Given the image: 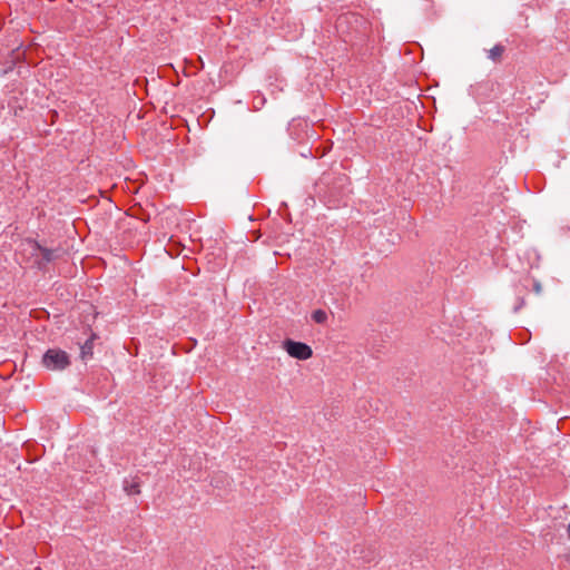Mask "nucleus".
<instances>
[{"instance_id":"nucleus-1","label":"nucleus","mask_w":570,"mask_h":570,"mask_svg":"<svg viewBox=\"0 0 570 570\" xmlns=\"http://www.w3.org/2000/svg\"><path fill=\"white\" fill-rule=\"evenodd\" d=\"M21 259L39 271H47L48 265L62 256L60 247H48L33 238H24L19 245Z\"/></svg>"},{"instance_id":"nucleus-2","label":"nucleus","mask_w":570,"mask_h":570,"mask_svg":"<svg viewBox=\"0 0 570 570\" xmlns=\"http://www.w3.org/2000/svg\"><path fill=\"white\" fill-rule=\"evenodd\" d=\"M69 364V355L59 348H49L42 356V365L51 371L65 370Z\"/></svg>"},{"instance_id":"nucleus-3","label":"nucleus","mask_w":570,"mask_h":570,"mask_svg":"<svg viewBox=\"0 0 570 570\" xmlns=\"http://www.w3.org/2000/svg\"><path fill=\"white\" fill-rule=\"evenodd\" d=\"M283 346L289 356L301 361L308 360L313 355L311 346L302 342L287 338L283 342Z\"/></svg>"},{"instance_id":"nucleus-4","label":"nucleus","mask_w":570,"mask_h":570,"mask_svg":"<svg viewBox=\"0 0 570 570\" xmlns=\"http://www.w3.org/2000/svg\"><path fill=\"white\" fill-rule=\"evenodd\" d=\"M504 46L498 43L488 51V58L494 62H500L504 53Z\"/></svg>"},{"instance_id":"nucleus-5","label":"nucleus","mask_w":570,"mask_h":570,"mask_svg":"<svg viewBox=\"0 0 570 570\" xmlns=\"http://www.w3.org/2000/svg\"><path fill=\"white\" fill-rule=\"evenodd\" d=\"M124 490L127 492V494L129 495H134V494H138L140 492L139 490V483L138 482H135V481H125L124 482Z\"/></svg>"},{"instance_id":"nucleus-6","label":"nucleus","mask_w":570,"mask_h":570,"mask_svg":"<svg viewBox=\"0 0 570 570\" xmlns=\"http://www.w3.org/2000/svg\"><path fill=\"white\" fill-rule=\"evenodd\" d=\"M311 317L315 323L324 324L327 321V313L324 309H315Z\"/></svg>"},{"instance_id":"nucleus-7","label":"nucleus","mask_w":570,"mask_h":570,"mask_svg":"<svg viewBox=\"0 0 570 570\" xmlns=\"http://www.w3.org/2000/svg\"><path fill=\"white\" fill-rule=\"evenodd\" d=\"M92 344L91 341L88 340L86 343L81 346V354L82 357H85L87 354H91Z\"/></svg>"},{"instance_id":"nucleus-8","label":"nucleus","mask_w":570,"mask_h":570,"mask_svg":"<svg viewBox=\"0 0 570 570\" xmlns=\"http://www.w3.org/2000/svg\"><path fill=\"white\" fill-rule=\"evenodd\" d=\"M533 289L537 294H540L542 291L541 284L539 282H534Z\"/></svg>"},{"instance_id":"nucleus-9","label":"nucleus","mask_w":570,"mask_h":570,"mask_svg":"<svg viewBox=\"0 0 570 570\" xmlns=\"http://www.w3.org/2000/svg\"><path fill=\"white\" fill-rule=\"evenodd\" d=\"M322 184H326V178H321L320 183L316 184V188H320Z\"/></svg>"},{"instance_id":"nucleus-10","label":"nucleus","mask_w":570,"mask_h":570,"mask_svg":"<svg viewBox=\"0 0 570 570\" xmlns=\"http://www.w3.org/2000/svg\"><path fill=\"white\" fill-rule=\"evenodd\" d=\"M346 20H347V18H346V17H341V18L338 19L340 23H342V22H344V21H346Z\"/></svg>"}]
</instances>
